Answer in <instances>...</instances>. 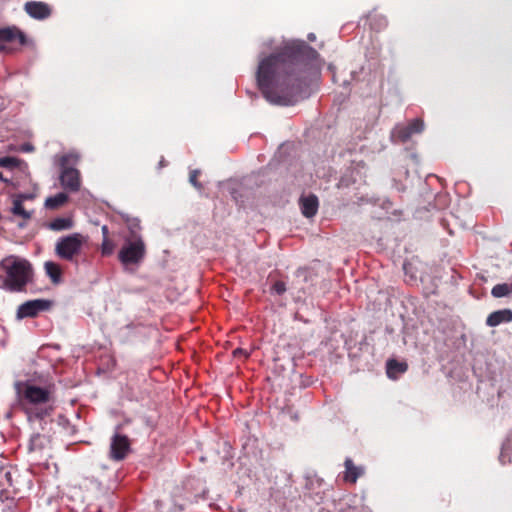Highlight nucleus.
<instances>
[{"instance_id":"nucleus-24","label":"nucleus","mask_w":512,"mask_h":512,"mask_svg":"<svg viewBox=\"0 0 512 512\" xmlns=\"http://www.w3.org/2000/svg\"><path fill=\"white\" fill-rule=\"evenodd\" d=\"M126 225L127 228L130 229V237L139 235L138 231L141 229V224H139V220L137 218H127Z\"/></svg>"},{"instance_id":"nucleus-26","label":"nucleus","mask_w":512,"mask_h":512,"mask_svg":"<svg viewBox=\"0 0 512 512\" xmlns=\"http://www.w3.org/2000/svg\"><path fill=\"white\" fill-rule=\"evenodd\" d=\"M271 291L272 293L282 295L287 291V286L285 285L284 281H277L273 283Z\"/></svg>"},{"instance_id":"nucleus-19","label":"nucleus","mask_w":512,"mask_h":512,"mask_svg":"<svg viewBox=\"0 0 512 512\" xmlns=\"http://www.w3.org/2000/svg\"><path fill=\"white\" fill-rule=\"evenodd\" d=\"M406 371V364L394 359L387 362V374L389 378L394 377V373H404Z\"/></svg>"},{"instance_id":"nucleus-16","label":"nucleus","mask_w":512,"mask_h":512,"mask_svg":"<svg viewBox=\"0 0 512 512\" xmlns=\"http://www.w3.org/2000/svg\"><path fill=\"white\" fill-rule=\"evenodd\" d=\"M44 267L46 275L49 276L51 282L54 284H59L61 282L62 275L60 265L53 261H46Z\"/></svg>"},{"instance_id":"nucleus-17","label":"nucleus","mask_w":512,"mask_h":512,"mask_svg":"<svg viewBox=\"0 0 512 512\" xmlns=\"http://www.w3.org/2000/svg\"><path fill=\"white\" fill-rule=\"evenodd\" d=\"M68 196L65 192H59L55 196L47 197L45 200L46 209H57L66 204Z\"/></svg>"},{"instance_id":"nucleus-5","label":"nucleus","mask_w":512,"mask_h":512,"mask_svg":"<svg viewBox=\"0 0 512 512\" xmlns=\"http://www.w3.org/2000/svg\"><path fill=\"white\" fill-rule=\"evenodd\" d=\"M15 391L20 402L39 405L50 402L51 391L47 388L35 386L28 382H16Z\"/></svg>"},{"instance_id":"nucleus-22","label":"nucleus","mask_w":512,"mask_h":512,"mask_svg":"<svg viewBox=\"0 0 512 512\" xmlns=\"http://www.w3.org/2000/svg\"><path fill=\"white\" fill-rule=\"evenodd\" d=\"M21 160L12 156H5L0 158V168L16 169L21 165Z\"/></svg>"},{"instance_id":"nucleus-11","label":"nucleus","mask_w":512,"mask_h":512,"mask_svg":"<svg viewBox=\"0 0 512 512\" xmlns=\"http://www.w3.org/2000/svg\"><path fill=\"white\" fill-rule=\"evenodd\" d=\"M62 187L76 192L79 189V172L76 168H64L60 175Z\"/></svg>"},{"instance_id":"nucleus-13","label":"nucleus","mask_w":512,"mask_h":512,"mask_svg":"<svg viewBox=\"0 0 512 512\" xmlns=\"http://www.w3.org/2000/svg\"><path fill=\"white\" fill-rule=\"evenodd\" d=\"M299 205H301L303 216L307 218L314 217L318 212V198L316 195L301 197Z\"/></svg>"},{"instance_id":"nucleus-1","label":"nucleus","mask_w":512,"mask_h":512,"mask_svg":"<svg viewBox=\"0 0 512 512\" xmlns=\"http://www.w3.org/2000/svg\"><path fill=\"white\" fill-rule=\"evenodd\" d=\"M318 57V51L313 47L297 42L260 59L256 72L259 90L272 104H297L307 87L309 69Z\"/></svg>"},{"instance_id":"nucleus-32","label":"nucleus","mask_w":512,"mask_h":512,"mask_svg":"<svg viewBox=\"0 0 512 512\" xmlns=\"http://www.w3.org/2000/svg\"><path fill=\"white\" fill-rule=\"evenodd\" d=\"M308 39L310 41H313L315 39V35L314 34H308Z\"/></svg>"},{"instance_id":"nucleus-28","label":"nucleus","mask_w":512,"mask_h":512,"mask_svg":"<svg viewBox=\"0 0 512 512\" xmlns=\"http://www.w3.org/2000/svg\"><path fill=\"white\" fill-rule=\"evenodd\" d=\"M232 355L234 358H238V359L239 358L246 359L249 356L248 352L243 350L242 348H237V349L233 350Z\"/></svg>"},{"instance_id":"nucleus-3","label":"nucleus","mask_w":512,"mask_h":512,"mask_svg":"<svg viewBox=\"0 0 512 512\" xmlns=\"http://www.w3.org/2000/svg\"><path fill=\"white\" fill-rule=\"evenodd\" d=\"M146 256V244L140 235L128 236L118 252V260L125 266L137 265Z\"/></svg>"},{"instance_id":"nucleus-31","label":"nucleus","mask_w":512,"mask_h":512,"mask_svg":"<svg viewBox=\"0 0 512 512\" xmlns=\"http://www.w3.org/2000/svg\"><path fill=\"white\" fill-rule=\"evenodd\" d=\"M5 479H6L7 483H9V485L11 486L12 484H11V474H10V472H6L5 473Z\"/></svg>"},{"instance_id":"nucleus-23","label":"nucleus","mask_w":512,"mask_h":512,"mask_svg":"<svg viewBox=\"0 0 512 512\" xmlns=\"http://www.w3.org/2000/svg\"><path fill=\"white\" fill-rule=\"evenodd\" d=\"M115 250V244L112 242L110 238L102 239L101 244V254L104 256H109Z\"/></svg>"},{"instance_id":"nucleus-20","label":"nucleus","mask_w":512,"mask_h":512,"mask_svg":"<svg viewBox=\"0 0 512 512\" xmlns=\"http://www.w3.org/2000/svg\"><path fill=\"white\" fill-rule=\"evenodd\" d=\"M29 452H37L41 451L45 448V436L41 434H35L31 436L29 442Z\"/></svg>"},{"instance_id":"nucleus-14","label":"nucleus","mask_w":512,"mask_h":512,"mask_svg":"<svg viewBox=\"0 0 512 512\" xmlns=\"http://www.w3.org/2000/svg\"><path fill=\"white\" fill-rule=\"evenodd\" d=\"M512 321V311L509 309L496 310L489 314L486 318V325L489 327H497L501 323H510Z\"/></svg>"},{"instance_id":"nucleus-7","label":"nucleus","mask_w":512,"mask_h":512,"mask_svg":"<svg viewBox=\"0 0 512 512\" xmlns=\"http://www.w3.org/2000/svg\"><path fill=\"white\" fill-rule=\"evenodd\" d=\"M131 452V442L127 435L114 434L110 443V459L121 461L126 458L128 453Z\"/></svg>"},{"instance_id":"nucleus-18","label":"nucleus","mask_w":512,"mask_h":512,"mask_svg":"<svg viewBox=\"0 0 512 512\" xmlns=\"http://www.w3.org/2000/svg\"><path fill=\"white\" fill-rule=\"evenodd\" d=\"M72 220L70 218L57 217L55 220H51L49 228L54 231H61L71 229Z\"/></svg>"},{"instance_id":"nucleus-27","label":"nucleus","mask_w":512,"mask_h":512,"mask_svg":"<svg viewBox=\"0 0 512 512\" xmlns=\"http://www.w3.org/2000/svg\"><path fill=\"white\" fill-rule=\"evenodd\" d=\"M30 193H17L11 196L12 201H19L23 203L24 201H30L34 198Z\"/></svg>"},{"instance_id":"nucleus-8","label":"nucleus","mask_w":512,"mask_h":512,"mask_svg":"<svg viewBox=\"0 0 512 512\" xmlns=\"http://www.w3.org/2000/svg\"><path fill=\"white\" fill-rule=\"evenodd\" d=\"M14 41L19 42L21 46H25L28 43L26 34L16 26L0 28V53L8 51L7 46L3 43Z\"/></svg>"},{"instance_id":"nucleus-2","label":"nucleus","mask_w":512,"mask_h":512,"mask_svg":"<svg viewBox=\"0 0 512 512\" xmlns=\"http://www.w3.org/2000/svg\"><path fill=\"white\" fill-rule=\"evenodd\" d=\"M0 268L5 272L2 276V288L9 292H22L31 281V264L25 259L6 257L0 261Z\"/></svg>"},{"instance_id":"nucleus-30","label":"nucleus","mask_w":512,"mask_h":512,"mask_svg":"<svg viewBox=\"0 0 512 512\" xmlns=\"http://www.w3.org/2000/svg\"><path fill=\"white\" fill-rule=\"evenodd\" d=\"M101 232H102V237H104V239L109 238L107 225L102 226Z\"/></svg>"},{"instance_id":"nucleus-33","label":"nucleus","mask_w":512,"mask_h":512,"mask_svg":"<svg viewBox=\"0 0 512 512\" xmlns=\"http://www.w3.org/2000/svg\"><path fill=\"white\" fill-rule=\"evenodd\" d=\"M0 180H1V181H3V182H5V183H8V180H7V179H5V178H3V176H2V173H1V172H0Z\"/></svg>"},{"instance_id":"nucleus-10","label":"nucleus","mask_w":512,"mask_h":512,"mask_svg":"<svg viewBox=\"0 0 512 512\" xmlns=\"http://www.w3.org/2000/svg\"><path fill=\"white\" fill-rule=\"evenodd\" d=\"M24 11L36 20L49 19L52 14L51 6L46 2L40 1L25 2Z\"/></svg>"},{"instance_id":"nucleus-29","label":"nucleus","mask_w":512,"mask_h":512,"mask_svg":"<svg viewBox=\"0 0 512 512\" xmlns=\"http://www.w3.org/2000/svg\"><path fill=\"white\" fill-rule=\"evenodd\" d=\"M20 150L22 152L29 153V152L33 151V146L30 144H23V145H21Z\"/></svg>"},{"instance_id":"nucleus-6","label":"nucleus","mask_w":512,"mask_h":512,"mask_svg":"<svg viewBox=\"0 0 512 512\" xmlns=\"http://www.w3.org/2000/svg\"><path fill=\"white\" fill-rule=\"evenodd\" d=\"M51 307V302L45 299H35L22 303L17 308V319L35 318L40 312L47 311Z\"/></svg>"},{"instance_id":"nucleus-21","label":"nucleus","mask_w":512,"mask_h":512,"mask_svg":"<svg viewBox=\"0 0 512 512\" xmlns=\"http://www.w3.org/2000/svg\"><path fill=\"white\" fill-rule=\"evenodd\" d=\"M511 292L512 290L509 283L498 284L491 289V295L495 298H503Z\"/></svg>"},{"instance_id":"nucleus-4","label":"nucleus","mask_w":512,"mask_h":512,"mask_svg":"<svg viewBox=\"0 0 512 512\" xmlns=\"http://www.w3.org/2000/svg\"><path fill=\"white\" fill-rule=\"evenodd\" d=\"M85 242V236L77 232L62 236L55 244V254L62 260L75 262Z\"/></svg>"},{"instance_id":"nucleus-25","label":"nucleus","mask_w":512,"mask_h":512,"mask_svg":"<svg viewBox=\"0 0 512 512\" xmlns=\"http://www.w3.org/2000/svg\"><path fill=\"white\" fill-rule=\"evenodd\" d=\"M200 174H201V172L199 170H192L190 172V183H191V185H193L194 188H196L198 190L203 189L202 184L199 183V181H198V177Z\"/></svg>"},{"instance_id":"nucleus-12","label":"nucleus","mask_w":512,"mask_h":512,"mask_svg":"<svg viewBox=\"0 0 512 512\" xmlns=\"http://www.w3.org/2000/svg\"><path fill=\"white\" fill-rule=\"evenodd\" d=\"M344 468H346V471H344L343 480L349 484L354 485L358 478L364 475V467L355 466L350 458L344 461Z\"/></svg>"},{"instance_id":"nucleus-9","label":"nucleus","mask_w":512,"mask_h":512,"mask_svg":"<svg viewBox=\"0 0 512 512\" xmlns=\"http://www.w3.org/2000/svg\"><path fill=\"white\" fill-rule=\"evenodd\" d=\"M424 122L420 119H414L407 125H397L394 128V137L398 138V141L406 143L409 141L414 134L423 133Z\"/></svg>"},{"instance_id":"nucleus-15","label":"nucleus","mask_w":512,"mask_h":512,"mask_svg":"<svg viewBox=\"0 0 512 512\" xmlns=\"http://www.w3.org/2000/svg\"><path fill=\"white\" fill-rule=\"evenodd\" d=\"M10 212L12 213L13 216L20 217L22 219V221H24L19 224L20 228L25 227L26 223L30 221V219L32 217V213H33L32 211H27L23 207V203H21L18 200H12V206H11Z\"/></svg>"},{"instance_id":"nucleus-34","label":"nucleus","mask_w":512,"mask_h":512,"mask_svg":"<svg viewBox=\"0 0 512 512\" xmlns=\"http://www.w3.org/2000/svg\"><path fill=\"white\" fill-rule=\"evenodd\" d=\"M511 286V290H512V283L509 284Z\"/></svg>"}]
</instances>
